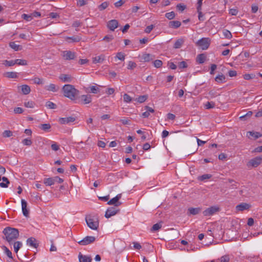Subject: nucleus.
<instances>
[{"label":"nucleus","instance_id":"obj_24","mask_svg":"<svg viewBox=\"0 0 262 262\" xmlns=\"http://www.w3.org/2000/svg\"><path fill=\"white\" fill-rule=\"evenodd\" d=\"M188 213L190 214L196 215V214H199L201 212V208H200V207H198V208H189L188 209Z\"/></svg>","mask_w":262,"mask_h":262},{"label":"nucleus","instance_id":"obj_5","mask_svg":"<svg viewBox=\"0 0 262 262\" xmlns=\"http://www.w3.org/2000/svg\"><path fill=\"white\" fill-rule=\"evenodd\" d=\"M262 162V157H256L250 160L247 163V166L256 167L261 164Z\"/></svg>","mask_w":262,"mask_h":262},{"label":"nucleus","instance_id":"obj_11","mask_svg":"<svg viewBox=\"0 0 262 262\" xmlns=\"http://www.w3.org/2000/svg\"><path fill=\"white\" fill-rule=\"evenodd\" d=\"M21 203L23 215L25 217H28L29 216V210L27 208V202L25 200L22 199Z\"/></svg>","mask_w":262,"mask_h":262},{"label":"nucleus","instance_id":"obj_20","mask_svg":"<svg viewBox=\"0 0 262 262\" xmlns=\"http://www.w3.org/2000/svg\"><path fill=\"white\" fill-rule=\"evenodd\" d=\"M153 56L150 54H144L142 55L141 59L142 62H149L153 59Z\"/></svg>","mask_w":262,"mask_h":262},{"label":"nucleus","instance_id":"obj_17","mask_svg":"<svg viewBox=\"0 0 262 262\" xmlns=\"http://www.w3.org/2000/svg\"><path fill=\"white\" fill-rule=\"evenodd\" d=\"M38 127L45 132L48 133L51 130V126L49 123L40 124Z\"/></svg>","mask_w":262,"mask_h":262},{"label":"nucleus","instance_id":"obj_44","mask_svg":"<svg viewBox=\"0 0 262 262\" xmlns=\"http://www.w3.org/2000/svg\"><path fill=\"white\" fill-rule=\"evenodd\" d=\"M165 17L169 20H171L174 18L175 13L174 12L171 11L170 12L166 13L165 14Z\"/></svg>","mask_w":262,"mask_h":262},{"label":"nucleus","instance_id":"obj_14","mask_svg":"<svg viewBox=\"0 0 262 262\" xmlns=\"http://www.w3.org/2000/svg\"><path fill=\"white\" fill-rule=\"evenodd\" d=\"M75 118L73 117H69L66 118H60L59 119V122L61 124H68L75 121Z\"/></svg>","mask_w":262,"mask_h":262},{"label":"nucleus","instance_id":"obj_59","mask_svg":"<svg viewBox=\"0 0 262 262\" xmlns=\"http://www.w3.org/2000/svg\"><path fill=\"white\" fill-rule=\"evenodd\" d=\"M30 37L29 33H22L19 34V37L23 39H28Z\"/></svg>","mask_w":262,"mask_h":262},{"label":"nucleus","instance_id":"obj_52","mask_svg":"<svg viewBox=\"0 0 262 262\" xmlns=\"http://www.w3.org/2000/svg\"><path fill=\"white\" fill-rule=\"evenodd\" d=\"M108 6V3L107 2L102 3L99 6V9L100 10H103L106 9Z\"/></svg>","mask_w":262,"mask_h":262},{"label":"nucleus","instance_id":"obj_56","mask_svg":"<svg viewBox=\"0 0 262 262\" xmlns=\"http://www.w3.org/2000/svg\"><path fill=\"white\" fill-rule=\"evenodd\" d=\"M123 100L126 102H129L132 101V98L129 95L127 94H125L123 95Z\"/></svg>","mask_w":262,"mask_h":262},{"label":"nucleus","instance_id":"obj_55","mask_svg":"<svg viewBox=\"0 0 262 262\" xmlns=\"http://www.w3.org/2000/svg\"><path fill=\"white\" fill-rule=\"evenodd\" d=\"M21 17L27 21H30L32 19L31 15H28L26 14H23L21 15Z\"/></svg>","mask_w":262,"mask_h":262},{"label":"nucleus","instance_id":"obj_51","mask_svg":"<svg viewBox=\"0 0 262 262\" xmlns=\"http://www.w3.org/2000/svg\"><path fill=\"white\" fill-rule=\"evenodd\" d=\"M15 64L18 65H26L27 64V61L25 60L17 59L15 60Z\"/></svg>","mask_w":262,"mask_h":262},{"label":"nucleus","instance_id":"obj_36","mask_svg":"<svg viewBox=\"0 0 262 262\" xmlns=\"http://www.w3.org/2000/svg\"><path fill=\"white\" fill-rule=\"evenodd\" d=\"M3 249L7 256L11 259H13L12 252L9 250V249L5 246L3 247Z\"/></svg>","mask_w":262,"mask_h":262},{"label":"nucleus","instance_id":"obj_4","mask_svg":"<svg viewBox=\"0 0 262 262\" xmlns=\"http://www.w3.org/2000/svg\"><path fill=\"white\" fill-rule=\"evenodd\" d=\"M85 221L87 225L93 230H97L99 227V222L90 217H86Z\"/></svg>","mask_w":262,"mask_h":262},{"label":"nucleus","instance_id":"obj_10","mask_svg":"<svg viewBox=\"0 0 262 262\" xmlns=\"http://www.w3.org/2000/svg\"><path fill=\"white\" fill-rule=\"evenodd\" d=\"M62 56L65 60L74 59L76 57L75 53L71 51H64L62 52Z\"/></svg>","mask_w":262,"mask_h":262},{"label":"nucleus","instance_id":"obj_23","mask_svg":"<svg viewBox=\"0 0 262 262\" xmlns=\"http://www.w3.org/2000/svg\"><path fill=\"white\" fill-rule=\"evenodd\" d=\"M105 59V56L104 55H101L100 56H96L93 58V62L94 63H102Z\"/></svg>","mask_w":262,"mask_h":262},{"label":"nucleus","instance_id":"obj_41","mask_svg":"<svg viewBox=\"0 0 262 262\" xmlns=\"http://www.w3.org/2000/svg\"><path fill=\"white\" fill-rule=\"evenodd\" d=\"M3 64L7 67H11L15 65V60H4Z\"/></svg>","mask_w":262,"mask_h":262},{"label":"nucleus","instance_id":"obj_28","mask_svg":"<svg viewBox=\"0 0 262 262\" xmlns=\"http://www.w3.org/2000/svg\"><path fill=\"white\" fill-rule=\"evenodd\" d=\"M247 136L250 138L251 137H253L254 139H257L259 137L261 136L258 132H248L247 134Z\"/></svg>","mask_w":262,"mask_h":262},{"label":"nucleus","instance_id":"obj_33","mask_svg":"<svg viewBox=\"0 0 262 262\" xmlns=\"http://www.w3.org/2000/svg\"><path fill=\"white\" fill-rule=\"evenodd\" d=\"M162 223V222H160L159 223L154 224L151 229V231H156L159 230L161 228Z\"/></svg>","mask_w":262,"mask_h":262},{"label":"nucleus","instance_id":"obj_29","mask_svg":"<svg viewBox=\"0 0 262 262\" xmlns=\"http://www.w3.org/2000/svg\"><path fill=\"white\" fill-rule=\"evenodd\" d=\"M1 180H3V182L0 183V186L3 188H7L8 186V184L10 183L9 180L7 178L3 177L1 178Z\"/></svg>","mask_w":262,"mask_h":262},{"label":"nucleus","instance_id":"obj_35","mask_svg":"<svg viewBox=\"0 0 262 262\" xmlns=\"http://www.w3.org/2000/svg\"><path fill=\"white\" fill-rule=\"evenodd\" d=\"M212 177V175L210 174H204L198 177L199 181H203L207 179H209Z\"/></svg>","mask_w":262,"mask_h":262},{"label":"nucleus","instance_id":"obj_25","mask_svg":"<svg viewBox=\"0 0 262 262\" xmlns=\"http://www.w3.org/2000/svg\"><path fill=\"white\" fill-rule=\"evenodd\" d=\"M20 88H21L22 93L24 95L28 94L31 91V89L28 85H22Z\"/></svg>","mask_w":262,"mask_h":262},{"label":"nucleus","instance_id":"obj_22","mask_svg":"<svg viewBox=\"0 0 262 262\" xmlns=\"http://www.w3.org/2000/svg\"><path fill=\"white\" fill-rule=\"evenodd\" d=\"M45 89L49 91L55 92L58 90L59 88L58 86H57L55 84L51 83L49 85L46 86Z\"/></svg>","mask_w":262,"mask_h":262},{"label":"nucleus","instance_id":"obj_18","mask_svg":"<svg viewBox=\"0 0 262 262\" xmlns=\"http://www.w3.org/2000/svg\"><path fill=\"white\" fill-rule=\"evenodd\" d=\"M59 78L64 82H70L72 81V77L71 75L69 74H61Z\"/></svg>","mask_w":262,"mask_h":262},{"label":"nucleus","instance_id":"obj_47","mask_svg":"<svg viewBox=\"0 0 262 262\" xmlns=\"http://www.w3.org/2000/svg\"><path fill=\"white\" fill-rule=\"evenodd\" d=\"M176 8L179 11L183 12L186 9V6L184 4L180 3L177 5Z\"/></svg>","mask_w":262,"mask_h":262},{"label":"nucleus","instance_id":"obj_58","mask_svg":"<svg viewBox=\"0 0 262 262\" xmlns=\"http://www.w3.org/2000/svg\"><path fill=\"white\" fill-rule=\"evenodd\" d=\"M238 13L237 8H232L229 10V14L231 15H236Z\"/></svg>","mask_w":262,"mask_h":262},{"label":"nucleus","instance_id":"obj_61","mask_svg":"<svg viewBox=\"0 0 262 262\" xmlns=\"http://www.w3.org/2000/svg\"><path fill=\"white\" fill-rule=\"evenodd\" d=\"M187 67V64L185 61H181L179 63V68L180 69L186 68Z\"/></svg>","mask_w":262,"mask_h":262},{"label":"nucleus","instance_id":"obj_46","mask_svg":"<svg viewBox=\"0 0 262 262\" xmlns=\"http://www.w3.org/2000/svg\"><path fill=\"white\" fill-rule=\"evenodd\" d=\"M116 58L120 60L124 61L125 59V54L122 52H118L116 54Z\"/></svg>","mask_w":262,"mask_h":262},{"label":"nucleus","instance_id":"obj_16","mask_svg":"<svg viewBox=\"0 0 262 262\" xmlns=\"http://www.w3.org/2000/svg\"><path fill=\"white\" fill-rule=\"evenodd\" d=\"M78 258L79 262H91L92 258L91 256L83 255L81 253H79L78 255Z\"/></svg>","mask_w":262,"mask_h":262},{"label":"nucleus","instance_id":"obj_34","mask_svg":"<svg viewBox=\"0 0 262 262\" xmlns=\"http://www.w3.org/2000/svg\"><path fill=\"white\" fill-rule=\"evenodd\" d=\"M22 246V243L20 242L17 241L14 242L13 244V247L15 253H17L19 249Z\"/></svg>","mask_w":262,"mask_h":262},{"label":"nucleus","instance_id":"obj_49","mask_svg":"<svg viewBox=\"0 0 262 262\" xmlns=\"http://www.w3.org/2000/svg\"><path fill=\"white\" fill-rule=\"evenodd\" d=\"M255 75L254 74H246L244 75V78L245 80H250L254 78Z\"/></svg>","mask_w":262,"mask_h":262},{"label":"nucleus","instance_id":"obj_6","mask_svg":"<svg viewBox=\"0 0 262 262\" xmlns=\"http://www.w3.org/2000/svg\"><path fill=\"white\" fill-rule=\"evenodd\" d=\"M95 240V237L93 236H87L82 240L78 241V243L81 246H86L94 243Z\"/></svg>","mask_w":262,"mask_h":262},{"label":"nucleus","instance_id":"obj_45","mask_svg":"<svg viewBox=\"0 0 262 262\" xmlns=\"http://www.w3.org/2000/svg\"><path fill=\"white\" fill-rule=\"evenodd\" d=\"M137 67V64L132 61H129L127 64V69L133 70Z\"/></svg>","mask_w":262,"mask_h":262},{"label":"nucleus","instance_id":"obj_21","mask_svg":"<svg viewBox=\"0 0 262 262\" xmlns=\"http://www.w3.org/2000/svg\"><path fill=\"white\" fill-rule=\"evenodd\" d=\"M184 42V39L183 38H180L176 40L175 41L173 48L174 49H179L180 48Z\"/></svg>","mask_w":262,"mask_h":262},{"label":"nucleus","instance_id":"obj_40","mask_svg":"<svg viewBox=\"0 0 262 262\" xmlns=\"http://www.w3.org/2000/svg\"><path fill=\"white\" fill-rule=\"evenodd\" d=\"M226 78L225 76L222 74V75H217L215 78V80L217 82H223V81H225Z\"/></svg>","mask_w":262,"mask_h":262},{"label":"nucleus","instance_id":"obj_62","mask_svg":"<svg viewBox=\"0 0 262 262\" xmlns=\"http://www.w3.org/2000/svg\"><path fill=\"white\" fill-rule=\"evenodd\" d=\"M12 135V133L10 130H5L3 133L4 137H10Z\"/></svg>","mask_w":262,"mask_h":262},{"label":"nucleus","instance_id":"obj_57","mask_svg":"<svg viewBox=\"0 0 262 262\" xmlns=\"http://www.w3.org/2000/svg\"><path fill=\"white\" fill-rule=\"evenodd\" d=\"M125 2V0H119V1L116 2L114 5L117 8H118L121 6L123 4H124Z\"/></svg>","mask_w":262,"mask_h":262},{"label":"nucleus","instance_id":"obj_19","mask_svg":"<svg viewBox=\"0 0 262 262\" xmlns=\"http://www.w3.org/2000/svg\"><path fill=\"white\" fill-rule=\"evenodd\" d=\"M181 25V23L178 20L170 21L168 23V27L172 29H177Z\"/></svg>","mask_w":262,"mask_h":262},{"label":"nucleus","instance_id":"obj_53","mask_svg":"<svg viewBox=\"0 0 262 262\" xmlns=\"http://www.w3.org/2000/svg\"><path fill=\"white\" fill-rule=\"evenodd\" d=\"M154 65L157 68H160L162 66V61L158 59L156 60L154 62Z\"/></svg>","mask_w":262,"mask_h":262},{"label":"nucleus","instance_id":"obj_42","mask_svg":"<svg viewBox=\"0 0 262 262\" xmlns=\"http://www.w3.org/2000/svg\"><path fill=\"white\" fill-rule=\"evenodd\" d=\"M89 92L93 94H97L99 92V89L96 86H92L90 87Z\"/></svg>","mask_w":262,"mask_h":262},{"label":"nucleus","instance_id":"obj_39","mask_svg":"<svg viewBox=\"0 0 262 262\" xmlns=\"http://www.w3.org/2000/svg\"><path fill=\"white\" fill-rule=\"evenodd\" d=\"M114 38V37L112 34H108L105 35L103 38V40L105 41V42H109L111 41H112Z\"/></svg>","mask_w":262,"mask_h":262},{"label":"nucleus","instance_id":"obj_1","mask_svg":"<svg viewBox=\"0 0 262 262\" xmlns=\"http://www.w3.org/2000/svg\"><path fill=\"white\" fill-rule=\"evenodd\" d=\"M3 233L5 235L6 239L10 244L19 236L18 229L10 227L5 228L3 230Z\"/></svg>","mask_w":262,"mask_h":262},{"label":"nucleus","instance_id":"obj_38","mask_svg":"<svg viewBox=\"0 0 262 262\" xmlns=\"http://www.w3.org/2000/svg\"><path fill=\"white\" fill-rule=\"evenodd\" d=\"M224 36L227 39H231L232 37L231 33L228 30H224L223 31Z\"/></svg>","mask_w":262,"mask_h":262},{"label":"nucleus","instance_id":"obj_43","mask_svg":"<svg viewBox=\"0 0 262 262\" xmlns=\"http://www.w3.org/2000/svg\"><path fill=\"white\" fill-rule=\"evenodd\" d=\"M214 107H215V103L212 101L207 102L205 105V107L206 109H210V108H212Z\"/></svg>","mask_w":262,"mask_h":262},{"label":"nucleus","instance_id":"obj_63","mask_svg":"<svg viewBox=\"0 0 262 262\" xmlns=\"http://www.w3.org/2000/svg\"><path fill=\"white\" fill-rule=\"evenodd\" d=\"M34 83H35L38 84H43V80L42 79L35 77L34 78Z\"/></svg>","mask_w":262,"mask_h":262},{"label":"nucleus","instance_id":"obj_12","mask_svg":"<svg viewBox=\"0 0 262 262\" xmlns=\"http://www.w3.org/2000/svg\"><path fill=\"white\" fill-rule=\"evenodd\" d=\"M107 28L111 31H113L118 27V21L116 19H112L107 23Z\"/></svg>","mask_w":262,"mask_h":262},{"label":"nucleus","instance_id":"obj_13","mask_svg":"<svg viewBox=\"0 0 262 262\" xmlns=\"http://www.w3.org/2000/svg\"><path fill=\"white\" fill-rule=\"evenodd\" d=\"M251 207V205L246 203H242L236 206V209L238 211H243L246 210H249Z\"/></svg>","mask_w":262,"mask_h":262},{"label":"nucleus","instance_id":"obj_3","mask_svg":"<svg viewBox=\"0 0 262 262\" xmlns=\"http://www.w3.org/2000/svg\"><path fill=\"white\" fill-rule=\"evenodd\" d=\"M210 40L209 38H202L199 40L196 45L200 47L202 50H206L209 47Z\"/></svg>","mask_w":262,"mask_h":262},{"label":"nucleus","instance_id":"obj_26","mask_svg":"<svg viewBox=\"0 0 262 262\" xmlns=\"http://www.w3.org/2000/svg\"><path fill=\"white\" fill-rule=\"evenodd\" d=\"M9 45V46L15 51L21 50L22 49L20 45L16 44L14 41L10 42Z\"/></svg>","mask_w":262,"mask_h":262},{"label":"nucleus","instance_id":"obj_37","mask_svg":"<svg viewBox=\"0 0 262 262\" xmlns=\"http://www.w3.org/2000/svg\"><path fill=\"white\" fill-rule=\"evenodd\" d=\"M44 183L47 186H51L55 183L53 182L52 178H46L44 179Z\"/></svg>","mask_w":262,"mask_h":262},{"label":"nucleus","instance_id":"obj_60","mask_svg":"<svg viewBox=\"0 0 262 262\" xmlns=\"http://www.w3.org/2000/svg\"><path fill=\"white\" fill-rule=\"evenodd\" d=\"M22 143L25 145H30L32 144L31 139H25L23 140Z\"/></svg>","mask_w":262,"mask_h":262},{"label":"nucleus","instance_id":"obj_30","mask_svg":"<svg viewBox=\"0 0 262 262\" xmlns=\"http://www.w3.org/2000/svg\"><path fill=\"white\" fill-rule=\"evenodd\" d=\"M206 58V56L204 54H199L196 57V61L199 63H203Z\"/></svg>","mask_w":262,"mask_h":262},{"label":"nucleus","instance_id":"obj_48","mask_svg":"<svg viewBox=\"0 0 262 262\" xmlns=\"http://www.w3.org/2000/svg\"><path fill=\"white\" fill-rule=\"evenodd\" d=\"M46 106L49 108L54 109L56 108V104L51 101H48L46 102Z\"/></svg>","mask_w":262,"mask_h":262},{"label":"nucleus","instance_id":"obj_54","mask_svg":"<svg viewBox=\"0 0 262 262\" xmlns=\"http://www.w3.org/2000/svg\"><path fill=\"white\" fill-rule=\"evenodd\" d=\"M229 260L230 258L228 255L222 256L220 258L221 262H229Z\"/></svg>","mask_w":262,"mask_h":262},{"label":"nucleus","instance_id":"obj_31","mask_svg":"<svg viewBox=\"0 0 262 262\" xmlns=\"http://www.w3.org/2000/svg\"><path fill=\"white\" fill-rule=\"evenodd\" d=\"M5 77L9 78H16L18 77L17 74L14 72H8L4 74Z\"/></svg>","mask_w":262,"mask_h":262},{"label":"nucleus","instance_id":"obj_7","mask_svg":"<svg viewBox=\"0 0 262 262\" xmlns=\"http://www.w3.org/2000/svg\"><path fill=\"white\" fill-rule=\"evenodd\" d=\"M119 211V209H117L116 207H109L105 212V217L106 218H110L117 214Z\"/></svg>","mask_w":262,"mask_h":262},{"label":"nucleus","instance_id":"obj_27","mask_svg":"<svg viewBox=\"0 0 262 262\" xmlns=\"http://www.w3.org/2000/svg\"><path fill=\"white\" fill-rule=\"evenodd\" d=\"M66 40L69 41V42H77L81 40V38L78 36H73L67 37Z\"/></svg>","mask_w":262,"mask_h":262},{"label":"nucleus","instance_id":"obj_8","mask_svg":"<svg viewBox=\"0 0 262 262\" xmlns=\"http://www.w3.org/2000/svg\"><path fill=\"white\" fill-rule=\"evenodd\" d=\"M121 198V194H117L115 197L110 200L107 202L108 205H114L115 207H118L122 204V203L119 202Z\"/></svg>","mask_w":262,"mask_h":262},{"label":"nucleus","instance_id":"obj_64","mask_svg":"<svg viewBox=\"0 0 262 262\" xmlns=\"http://www.w3.org/2000/svg\"><path fill=\"white\" fill-rule=\"evenodd\" d=\"M49 16L52 18H56L59 17V15L56 12H51L49 14Z\"/></svg>","mask_w":262,"mask_h":262},{"label":"nucleus","instance_id":"obj_9","mask_svg":"<svg viewBox=\"0 0 262 262\" xmlns=\"http://www.w3.org/2000/svg\"><path fill=\"white\" fill-rule=\"evenodd\" d=\"M219 210V208L212 206L205 210L203 213L204 216H210Z\"/></svg>","mask_w":262,"mask_h":262},{"label":"nucleus","instance_id":"obj_50","mask_svg":"<svg viewBox=\"0 0 262 262\" xmlns=\"http://www.w3.org/2000/svg\"><path fill=\"white\" fill-rule=\"evenodd\" d=\"M147 95H142V96H140L138 98H137V101L139 103H143L144 102V101H146V100L147 99Z\"/></svg>","mask_w":262,"mask_h":262},{"label":"nucleus","instance_id":"obj_32","mask_svg":"<svg viewBox=\"0 0 262 262\" xmlns=\"http://www.w3.org/2000/svg\"><path fill=\"white\" fill-rule=\"evenodd\" d=\"M228 182L231 184L230 185V188L231 189H236L239 186L238 182H235L233 179H228Z\"/></svg>","mask_w":262,"mask_h":262},{"label":"nucleus","instance_id":"obj_2","mask_svg":"<svg viewBox=\"0 0 262 262\" xmlns=\"http://www.w3.org/2000/svg\"><path fill=\"white\" fill-rule=\"evenodd\" d=\"M63 95L71 100H74L79 94V91L71 84H65L62 88Z\"/></svg>","mask_w":262,"mask_h":262},{"label":"nucleus","instance_id":"obj_15","mask_svg":"<svg viewBox=\"0 0 262 262\" xmlns=\"http://www.w3.org/2000/svg\"><path fill=\"white\" fill-rule=\"evenodd\" d=\"M81 103L83 104L90 103L92 101V97L90 95H83L80 97Z\"/></svg>","mask_w":262,"mask_h":262}]
</instances>
